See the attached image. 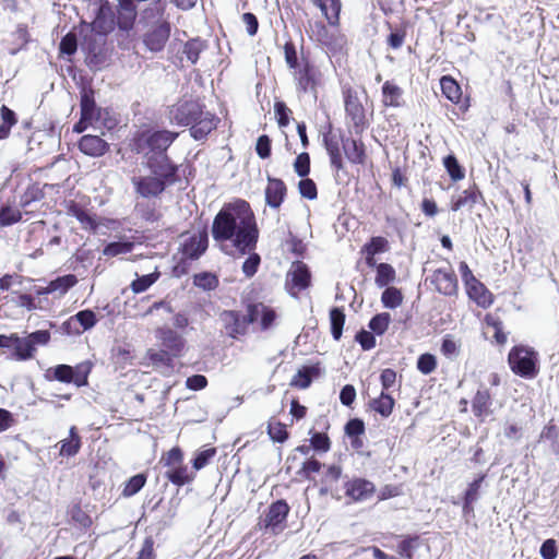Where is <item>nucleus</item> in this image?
Segmentation results:
<instances>
[{"mask_svg": "<svg viewBox=\"0 0 559 559\" xmlns=\"http://www.w3.org/2000/svg\"><path fill=\"white\" fill-rule=\"evenodd\" d=\"M211 231L216 241L231 240L241 254L254 250L259 238L254 214L245 200L224 204L213 219Z\"/></svg>", "mask_w": 559, "mask_h": 559, "instance_id": "obj_1", "label": "nucleus"}, {"mask_svg": "<svg viewBox=\"0 0 559 559\" xmlns=\"http://www.w3.org/2000/svg\"><path fill=\"white\" fill-rule=\"evenodd\" d=\"M171 120L178 126L190 127V135L195 141H202L217 127L219 118L205 110L198 100H181L170 110Z\"/></svg>", "mask_w": 559, "mask_h": 559, "instance_id": "obj_2", "label": "nucleus"}, {"mask_svg": "<svg viewBox=\"0 0 559 559\" xmlns=\"http://www.w3.org/2000/svg\"><path fill=\"white\" fill-rule=\"evenodd\" d=\"M179 133L169 130L146 129L141 131L135 140L134 145L138 153L143 154L144 158L150 155L167 154L168 147L176 141Z\"/></svg>", "mask_w": 559, "mask_h": 559, "instance_id": "obj_3", "label": "nucleus"}, {"mask_svg": "<svg viewBox=\"0 0 559 559\" xmlns=\"http://www.w3.org/2000/svg\"><path fill=\"white\" fill-rule=\"evenodd\" d=\"M145 166L150 174L157 177L168 187H171L181 180L180 165H177L168 154L150 155L145 158Z\"/></svg>", "mask_w": 559, "mask_h": 559, "instance_id": "obj_4", "label": "nucleus"}, {"mask_svg": "<svg viewBox=\"0 0 559 559\" xmlns=\"http://www.w3.org/2000/svg\"><path fill=\"white\" fill-rule=\"evenodd\" d=\"M344 108L346 118L352 123L353 131L356 135L362 134V132L369 127V122L366 116V109L360 102L357 92L350 86L343 88Z\"/></svg>", "mask_w": 559, "mask_h": 559, "instance_id": "obj_5", "label": "nucleus"}, {"mask_svg": "<svg viewBox=\"0 0 559 559\" xmlns=\"http://www.w3.org/2000/svg\"><path fill=\"white\" fill-rule=\"evenodd\" d=\"M311 271L309 266L300 260H296L290 264L286 274L285 288L292 297L311 286Z\"/></svg>", "mask_w": 559, "mask_h": 559, "instance_id": "obj_6", "label": "nucleus"}, {"mask_svg": "<svg viewBox=\"0 0 559 559\" xmlns=\"http://www.w3.org/2000/svg\"><path fill=\"white\" fill-rule=\"evenodd\" d=\"M289 513V506L285 500H277L273 502L259 522L261 528L271 531L273 534H278L285 527V522Z\"/></svg>", "mask_w": 559, "mask_h": 559, "instance_id": "obj_7", "label": "nucleus"}, {"mask_svg": "<svg viewBox=\"0 0 559 559\" xmlns=\"http://www.w3.org/2000/svg\"><path fill=\"white\" fill-rule=\"evenodd\" d=\"M84 25L100 36H106L108 33L114 31L115 15L109 1H100L93 22L91 24L84 23Z\"/></svg>", "mask_w": 559, "mask_h": 559, "instance_id": "obj_8", "label": "nucleus"}, {"mask_svg": "<svg viewBox=\"0 0 559 559\" xmlns=\"http://www.w3.org/2000/svg\"><path fill=\"white\" fill-rule=\"evenodd\" d=\"M135 192L144 199L158 198L168 188L163 181L153 175L132 178Z\"/></svg>", "mask_w": 559, "mask_h": 559, "instance_id": "obj_9", "label": "nucleus"}, {"mask_svg": "<svg viewBox=\"0 0 559 559\" xmlns=\"http://www.w3.org/2000/svg\"><path fill=\"white\" fill-rule=\"evenodd\" d=\"M430 282L435 285L436 290L444 296L457 294V277L451 267L435 270Z\"/></svg>", "mask_w": 559, "mask_h": 559, "instance_id": "obj_10", "label": "nucleus"}, {"mask_svg": "<svg viewBox=\"0 0 559 559\" xmlns=\"http://www.w3.org/2000/svg\"><path fill=\"white\" fill-rule=\"evenodd\" d=\"M155 336L160 342L162 347L170 353L173 357L178 358L181 356L186 346V340L175 330L168 326L158 328Z\"/></svg>", "mask_w": 559, "mask_h": 559, "instance_id": "obj_11", "label": "nucleus"}, {"mask_svg": "<svg viewBox=\"0 0 559 559\" xmlns=\"http://www.w3.org/2000/svg\"><path fill=\"white\" fill-rule=\"evenodd\" d=\"M294 71L298 91L302 93H317L319 72L310 61L302 59L301 66Z\"/></svg>", "mask_w": 559, "mask_h": 559, "instance_id": "obj_12", "label": "nucleus"}, {"mask_svg": "<svg viewBox=\"0 0 559 559\" xmlns=\"http://www.w3.org/2000/svg\"><path fill=\"white\" fill-rule=\"evenodd\" d=\"M80 108L84 121L94 123L102 119L103 109L96 105L95 91L90 86H83L80 91Z\"/></svg>", "mask_w": 559, "mask_h": 559, "instance_id": "obj_13", "label": "nucleus"}, {"mask_svg": "<svg viewBox=\"0 0 559 559\" xmlns=\"http://www.w3.org/2000/svg\"><path fill=\"white\" fill-rule=\"evenodd\" d=\"M170 36V23L162 21L144 35L143 43L152 52H159L164 49Z\"/></svg>", "mask_w": 559, "mask_h": 559, "instance_id": "obj_14", "label": "nucleus"}, {"mask_svg": "<svg viewBox=\"0 0 559 559\" xmlns=\"http://www.w3.org/2000/svg\"><path fill=\"white\" fill-rule=\"evenodd\" d=\"M323 145L328 152L330 157V163L333 168L337 171L343 169V158L340 147L341 135L336 136L332 133V123L329 122L326 126V130L323 132Z\"/></svg>", "mask_w": 559, "mask_h": 559, "instance_id": "obj_15", "label": "nucleus"}, {"mask_svg": "<svg viewBox=\"0 0 559 559\" xmlns=\"http://www.w3.org/2000/svg\"><path fill=\"white\" fill-rule=\"evenodd\" d=\"M345 495L353 501H365L372 497L376 486L365 478H355L347 480L344 485Z\"/></svg>", "mask_w": 559, "mask_h": 559, "instance_id": "obj_16", "label": "nucleus"}, {"mask_svg": "<svg viewBox=\"0 0 559 559\" xmlns=\"http://www.w3.org/2000/svg\"><path fill=\"white\" fill-rule=\"evenodd\" d=\"M221 320L229 337L238 338L247 333L248 326L241 312L225 310L221 313Z\"/></svg>", "mask_w": 559, "mask_h": 559, "instance_id": "obj_17", "label": "nucleus"}, {"mask_svg": "<svg viewBox=\"0 0 559 559\" xmlns=\"http://www.w3.org/2000/svg\"><path fill=\"white\" fill-rule=\"evenodd\" d=\"M287 188L280 178L267 177L265 203L272 209H278L285 200Z\"/></svg>", "mask_w": 559, "mask_h": 559, "instance_id": "obj_18", "label": "nucleus"}, {"mask_svg": "<svg viewBox=\"0 0 559 559\" xmlns=\"http://www.w3.org/2000/svg\"><path fill=\"white\" fill-rule=\"evenodd\" d=\"M209 237L205 230L192 235L182 243V254L191 260L199 259L207 249Z\"/></svg>", "mask_w": 559, "mask_h": 559, "instance_id": "obj_19", "label": "nucleus"}, {"mask_svg": "<svg viewBox=\"0 0 559 559\" xmlns=\"http://www.w3.org/2000/svg\"><path fill=\"white\" fill-rule=\"evenodd\" d=\"M79 150L91 157H99L109 150V144L98 135L86 134L79 141Z\"/></svg>", "mask_w": 559, "mask_h": 559, "instance_id": "obj_20", "label": "nucleus"}, {"mask_svg": "<svg viewBox=\"0 0 559 559\" xmlns=\"http://www.w3.org/2000/svg\"><path fill=\"white\" fill-rule=\"evenodd\" d=\"M342 147L346 158L356 165H364L366 162L365 145L360 140L341 135Z\"/></svg>", "mask_w": 559, "mask_h": 559, "instance_id": "obj_21", "label": "nucleus"}, {"mask_svg": "<svg viewBox=\"0 0 559 559\" xmlns=\"http://www.w3.org/2000/svg\"><path fill=\"white\" fill-rule=\"evenodd\" d=\"M10 342L7 348L13 349L12 357L15 360H28L33 357L36 347H33L27 337H20L16 334L9 335Z\"/></svg>", "mask_w": 559, "mask_h": 559, "instance_id": "obj_22", "label": "nucleus"}, {"mask_svg": "<svg viewBox=\"0 0 559 559\" xmlns=\"http://www.w3.org/2000/svg\"><path fill=\"white\" fill-rule=\"evenodd\" d=\"M311 2L320 9L331 26L338 25L342 8L341 0H311Z\"/></svg>", "mask_w": 559, "mask_h": 559, "instance_id": "obj_23", "label": "nucleus"}, {"mask_svg": "<svg viewBox=\"0 0 559 559\" xmlns=\"http://www.w3.org/2000/svg\"><path fill=\"white\" fill-rule=\"evenodd\" d=\"M481 199V193L476 185L469 186L452 200L451 210L459 211L462 207H473Z\"/></svg>", "mask_w": 559, "mask_h": 559, "instance_id": "obj_24", "label": "nucleus"}, {"mask_svg": "<svg viewBox=\"0 0 559 559\" xmlns=\"http://www.w3.org/2000/svg\"><path fill=\"white\" fill-rule=\"evenodd\" d=\"M466 293L468 297L474 300L478 306L487 308L492 304L491 294L478 280L466 285Z\"/></svg>", "mask_w": 559, "mask_h": 559, "instance_id": "obj_25", "label": "nucleus"}, {"mask_svg": "<svg viewBox=\"0 0 559 559\" xmlns=\"http://www.w3.org/2000/svg\"><path fill=\"white\" fill-rule=\"evenodd\" d=\"M166 11V1L164 0H154L152 1L142 12H141V22L146 25L153 23H160L164 17Z\"/></svg>", "mask_w": 559, "mask_h": 559, "instance_id": "obj_26", "label": "nucleus"}, {"mask_svg": "<svg viewBox=\"0 0 559 559\" xmlns=\"http://www.w3.org/2000/svg\"><path fill=\"white\" fill-rule=\"evenodd\" d=\"M491 397L487 389L478 390L473 399L472 411L481 421L490 414Z\"/></svg>", "mask_w": 559, "mask_h": 559, "instance_id": "obj_27", "label": "nucleus"}, {"mask_svg": "<svg viewBox=\"0 0 559 559\" xmlns=\"http://www.w3.org/2000/svg\"><path fill=\"white\" fill-rule=\"evenodd\" d=\"M320 373L318 366H304L300 368L290 381V385L298 389H307L311 385L314 377Z\"/></svg>", "mask_w": 559, "mask_h": 559, "instance_id": "obj_28", "label": "nucleus"}, {"mask_svg": "<svg viewBox=\"0 0 559 559\" xmlns=\"http://www.w3.org/2000/svg\"><path fill=\"white\" fill-rule=\"evenodd\" d=\"M403 90L391 81L382 85V103L386 107H400L402 105Z\"/></svg>", "mask_w": 559, "mask_h": 559, "instance_id": "obj_29", "label": "nucleus"}, {"mask_svg": "<svg viewBox=\"0 0 559 559\" xmlns=\"http://www.w3.org/2000/svg\"><path fill=\"white\" fill-rule=\"evenodd\" d=\"M171 484L183 486L194 479V473L190 472L187 465H177L165 472L164 475Z\"/></svg>", "mask_w": 559, "mask_h": 559, "instance_id": "obj_30", "label": "nucleus"}, {"mask_svg": "<svg viewBox=\"0 0 559 559\" xmlns=\"http://www.w3.org/2000/svg\"><path fill=\"white\" fill-rule=\"evenodd\" d=\"M61 456H74L81 449V438L78 433L76 427L72 426L69 430V438L59 442Z\"/></svg>", "mask_w": 559, "mask_h": 559, "instance_id": "obj_31", "label": "nucleus"}, {"mask_svg": "<svg viewBox=\"0 0 559 559\" xmlns=\"http://www.w3.org/2000/svg\"><path fill=\"white\" fill-rule=\"evenodd\" d=\"M206 48L205 40L195 37L189 39L182 48L181 53L190 61L192 64H195L199 60L200 53Z\"/></svg>", "mask_w": 559, "mask_h": 559, "instance_id": "obj_32", "label": "nucleus"}, {"mask_svg": "<svg viewBox=\"0 0 559 559\" xmlns=\"http://www.w3.org/2000/svg\"><path fill=\"white\" fill-rule=\"evenodd\" d=\"M394 403V399L390 394L381 392L380 396L370 401L369 406L382 417H389L392 414Z\"/></svg>", "mask_w": 559, "mask_h": 559, "instance_id": "obj_33", "label": "nucleus"}, {"mask_svg": "<svg viewBox=\"0 0 559 559\" xmlns=\"http://www.w3.org/2000/svg\"><path fill=\"white\" fill-rule=\"evenodd\" d=\"M442 94L452 103L459 104L462 97V90L459 83L451 76H442L440 80Z\"/></svg>", "mask_w": 559, "mask_h": 559, "instance_id": "obj_34", "label": "nucleus"}, {"mask_svg": "<svg viewBox=\"0 0 559 559\" xmlns=\"http://www.w3.org/2000/svg\"><path fill=\"white\" fill-rule=\"evenodd\" d=\"M376 270L374 283L379 288L388 287L396 278L395 269L389 263H379Z\"/></svg>", "mask_w": 559, "mask_h": 559, "instance_id": "obj_35", "label": "nucleus"}, {"mask_svg": "<svg viewBox=\"0 0 559 559\" xmlns=\"http://www.w3.org/2000/svg\"><path fill=\"white\" fill-rule=\"evenodd\" d=\"M342 475V468L338 465H331L328 467L322 478V487L320 488L321 495L331 493L333 497L340 498L333 493V484L336 483Z\"/></svg>", "mask_w": 559, "mask_h": 559, "instance_id": "obj_36", "label": "nucleus"}, {"mask_svg": "<svg viewBox=\"0 0 559 559\" xmlns=\"http://www.w3.org/2000/svg\"><path fill=\"white\" fill-rule=\"evenodd\" d=\"M345 323V312L343 308L334 307L330 310L331 334L335 341H338L343 334Z\"/></svg>", "mask_w": 559, "mask_h": 559, "instance_id": "obj_37", "label": "nucleus"}, {"mask_svg": "<svg viewBox=\"0 0 559 559\" xmlns=\"http://www.w3.org/2000/svg\"><path fill=\"white\" fill-rule=\"evenodd\" d=\"M311 33L320 44L328 48L334 49L336 47L334 35L329 32L328 27L322 22H316L311 26Z\"/></svg>", "mask_w": 559, "mask_h": 559, "instance_id": "obj_38", "label": "nucleus"}, {"mask_svg": "<svg viewBox=\"0 0 559 559\" xmlns=\"http://www.w3.org/2000/svg\"><path fill=\"white\" fill-rule=\"evenodd\" d=\"M418 546L419 536L407 535L397 544L396 551L402 558L414 559V551Z\"/></svg>", "mask_w": 559, "mask_h": 559, "instance_id": "obj_39", "label": "nucleus"}, {"mask_svg": "<svg viewBox=\"0 0 559 559\" xmlns=\"http://www.w3.org/2000/svg\"><path fill=\"white\" fill-rule=\"evenodd\" d=\"M524 353V345L520 344L514 346L508 356V361L511 370L520 376L524 377V356L521 354Z\"/></svg>", "mask_w": 559, "mask_h": 559, "instance_id": "obj_40", "label": "nucleus"}, {"mask_svg": "<svg viewBox=\"0 0 559 559\" xmlns=\"http://www.w3.org/2000/svg\"><path fill=\"white\" fill-rule=\"evenodd\" d=\"M146 475L143 473H139L132 477H130L123 486L121 495L124 498H130L136 495L146 484Z\"/></svg>", "mask_w": 559, "mask_h": 559, "instance_id": "obj_41", "label": "nucleus"}, {"mask_svg": "<svg viewBox=\"0 0 559 559\" xmlns=\"http://www.w3.org/2000/svg\"><path fill=\"white\" fill-rule=\"evenodd\" d=\"M70 214L75 217L85 228L95 231L98 228L96 219L85 210L73 203L69 209Z\"/></svg>", "mask_w": 559, "mask_h": 559, "instance_id": "obj_42", "label": "nucleus"}, {"mask_svg": "<svg viewBox=\"0 0 559 559\" xmlns=\"http://www.w3.org/2000/svg\"><path fill=\"white\" fill-rule=\"evenodd\" d=\"M443 166L453 181H459L465 177L464 168L453 154H449L443 158Z\"/></svg>", "mask_w": 559, "mask_h": 559, "instance_id": "obj_43", "label": "nucleus"}, {"mask_svg": "<svg viewBox=\"0 0 559 559\" xmlns=\"http://www.w3.org/2000/svg\"><path fill=\"white\" fill-rule=\"evenodd\" d=\"M133 247V242L129 240L111 241L105 246L103 254L106 257H117L119 254L131 252Z\"/></svg>", "mask_w": 559, "mask_h": 559, "instance_id": "obj_44", "label": "nucleus"}, {"mask_svg": "<svg viewBox=\"0 0 559 559\" xmlns=\"http://www.w3.org/2000/svg\"><path fill=\"white\" fill-rule=\"evenodd\" d=\"M391 316L388 312H381L373 316L369 321V329L373 334L382 335L389 328Z\"/></svg>", "mask_w": 559, "mask_h": 559, "instance_id": "obj_45", "label": "nucleus"}, {"mask_svg": "<svg viewBox=\"0 0 559 559\" xmlns=\"http://www.w3.org/2000/svg\"><path fill=\"white\" fill-rule=\"evenodd\" d=\"M76 283L78 278L74 274L58 276L57 278L50 281V290H53V293L59 292L63 295Z\"/></svg>", "mask_w": 559, "mask_h": 559, "instance_id": "obj_46", "label": "nucleus"}, {"mask_svg": "<svg viewBox=\"0 0 559 559\" xmlns=\"http://www.w3.org/2000/svg\"><path fill=\"white\" fill-rule=\"evenodd\" d=\"M381 301L385 308L395 309L403 301V295L396 287H386L381 295Z\"/></svg>", "mask_w": 559, "mask_h": 559, "instance_id": "obj_47", "label": "nucleus"}, {"mask_svg": "<svg viewBox=\"0 0 559 559\" xmlns=\"http://www.w3.org/2000/svg\"><path fill=\"white\" fill-rule=\"evenodd\" d=\"M218 278L210 272H201L194 275L193 284L203 290H213L218 286Z\"/></svg>", "mask_w": 559, "mask_h": 559, "instance_id": "obj_48", "label": "nucleus"}, {"mask_svg": "<svg viewBox=\"0 0 559 559\" xmlns=\"http://www.w3.org/2000/svg\"><path fill=\"white\" fill-rule=\"evenodd\" d=\"M91 370L92 364L90 361H83L72 367L73 383L76 386L86 385Z\"/></svg>", "mask_w": 559, "mask_h": 559, "instance_id": "obj_49", "label": "nucleus"}, {"mask_svg": "<svg viewBox=\"0 0 559 559\" xmlns=\"http://www.w3.org/2000/svg\"><path fill=\"white\" fill-rule=\"evenodd\" d=\"M390 250V243L382 236H373L361 247V251H369L374 254L383 253Z\"/></svg>", "mask_w": 559, "mask_h": 559, "instance_id": "obj_50", "label": "nucleus"}, {"mask_svg": "<svg viewBox=\"0 0 559 559\" xmlns=\"http://www.w3.org/2000/svg\"><path fill=\"white\" fill-rule=\"evenodd\" d=\"M267 435L274 442L284 443L289 435L286 426L281 421L270 420L267 424Z\"/></svg>", "mask_w": 559, "mask_h": 559, "instance_id": "obj_51", "label": "nucleus"}, {"mask_svg": "<svg viewBox=\"0 0 559 559\" xmlns=\"http://www.w3.org/2000/svg\"><path fill=\"white\" fill-rule=\"evenodd\" d=\"M44 198V192L40 187L36 183H33L26 188L24 193L21 195L20 205L25 209L29 206L33 202L40 201Z\"/></svg>", "mask_w": 559, "mask_h": 559, "instance_id": "obj_52", "label": "nucleus"}, {"mask_svg": "<svg viewBox=\"0 0 559 559\" xmlns=\"http://www.w3.org/2000/svg\"><path fill=\"white\" fill-rule=\"evenodd\" d=\"M158 272L139 276L131 283V289L135 294L143 293L148 289L158 280Z\"/></svg>", "mask_w": 559, "mask_h": 559, "instance_id": "obj_53", "label": "nucleus"}, {"mask_svg": "<svg viewBox=\"0 0 559 559\" xmlns=\"http://www.w3.org/2000/svg\"><path fill=\"white\" fill-rule=\"evenodd\" d=\"M309 433H311L310 444L312 450L320 453H326L330 450L331 441L326 433L312 430Z\"/></svg>", "mask_w": 559, "mask_h": 559, "instance_id": "obj_54", "label": "nucleus"}, {"mask_svg": "<svg viewBox=\"0 0 559 559\" xmlns=\"http://www.w3.org/2000/svg\"><path fill=\"white\" fill-rule=\"evenodd\" d=\"M22 219V213L19 210H13L10 205L0 207V226L7 227Z\"/></svg>", "mask_w": 559, "mask_h": 559, "instance_id": "obj_55", "label": "nucleus"}, {"mask_svg": "<svg viewBox=\"0 0 559 559\" xmlns=\"http://www.w3.org/2000/svg\"><path fill=\"white\" fill-rule=\"evenodd\" d=\"M72 317L75 321V324L79 323L83 328V331H87L94 328L97 323L96 314L91 309L81 310Z\"/></svg>", "mask_w": 559, "mask_h": 559, "instance_id": "obj_56", "label": "nucleus"}, {"mask_svg": "<svg viewBox=\"0 0 559 559\" xmlns=\"http://www.w3.org/2000/svg\"><path fill=\"white\" fill-rule=\"evenodd\" d=\"M78 50V36L70 32L64 35L59 43V51L61 55L72 56Z\"/></svg>", "mask_w": 559, "mask_h": 559, "instance_id": "obj_57", "label": "nucleus"}, {"mask_svg": "<svg viewBox=\"0 0 559 559\" xmlns=\"http://www.w3.org/2000/svg\"><path fill=\"white\" fill-rule=\"evenodd\" d=\"M81 48L83 51L87 53V58L90 62H93L94 59L97 58V55L100 52V48L96 43L95 36L91 31V34L85 35L81 41Z\"/></svg>", "mask_w": 559, "mask_h": 559, "instance_id": "obj_58", "label": "nucleus"}, {"mask_svg": "<svg viewBox=\"0 0 559 559\" xmlns=\"http://www.w3.org/2000/svg\"><path fill=\"white\" fill-rule=\"evenodd\" d=\"M437 368L436 356L430 353L421 354L417 359V369L423 374H430Z\"/></svg>", "mask_w": 559, "mask_h": 559, "instance_id": "obj_59", "label": "nucleus"}, {"mask_svg": "<svg viewBox=\"0 0 559 559\" xmlns=\"http://www.w3.org/2000/svg\"><path fill=\"white\" fill-rule=\"evenodd\" d=\"M538 354L526 347V379H534L539 372Z\"/></svg>", "mask_w": 559, "mask_h": 559, "instance_id": "obj_60", "label": "nucleus"}, {"mask_svg": "<svg viewBox=\"0 0 559 559\" xmlns=\"http://www.w3.org/2000/svg\"><path fill=\"white\" fill-rule=\"evenodd\" d=\"M540 437L542 439L551 442L554 451L559 453V427L554 424H548L542 430Z\"/></svg>", "mask_w": 559, "mask_h": 559, "instance_id": "obj_61", "label": "nucleus"}, {"mask_svg": "<svg viewBox=\"0 0 559 559\" xmlns=\"http://www.w3.org/2000/svg\"><path fill=\"white\" fill-rule=\"evenodd\" d=\"M136 11L127 12L118 10L117 26L119 29L124 32L132 29L136 20Z\"/></svg>", "mask_w": 559, "mask_h": 559, "instance_id": "obj_62", "label": "nucleus"}, {"mask_svg": "<svg viewBox=\"0 0 559 559\" xmlns=\"http://www.w3.org/2000/svg\"><path fill=\"white\" fill-rule=\"evenodd\" d=\"M182 460H183V453H182L181 449L178 447H175L162 456L160 463H163L164 466L171 468V467L182 464Z\"/></svg>", "mask_w": 559, "mask_h": 559, "instance_id": "obj_63", "label": "nucleus"}, {"mask_svg": "<svg viewBox=\"0 0 559 559\" xmlns=\"http://www.w3.org/2000/svg\"><path fill=\"white\" fill-rule=\"evenodd\" d=\"M248 253H249V257L242 263V267L241 269H242L243 274L248 278H250V277H252L258 272L259 265L261 263V258L255 252H251L250 251Z\"/></svg>", "mask_w": 559, "mask_h": 559, "instance_id": "obj_64", "label": "nucleus"}]
</instances>
